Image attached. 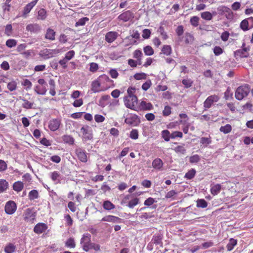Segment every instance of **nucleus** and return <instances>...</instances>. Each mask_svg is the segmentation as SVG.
<instances>
[{
  "label": "nucleus",
  "instance_id": "c85d7f7f",
  "mask_svg": "<svg viewBox=\"0 0 253 253\" xmlns=\"http://www.w3.org/2000/svg\"><path fill=\"white\" fill-rule=\"evenodd\" d=\"M46 11L43 8H41L38 12L37 19L38 20H44L46 18Z\"/></svg>",
  "mask_w": 253,
  "mask_h": 253
},
{
  "label": "nucleus",
  "instance_id": "9b49d317",
  "mask_svg": "<svg viewBox=\"0 0 253 253\" xmlns=\"http://www.w3.org/2000/svg\"><path fill=\"white\" fill-rule=\"evenodd\" d=\"M39 0H34L27 4L23 8L21 16L26 18L28 14L31 11L32 8L36 5Z\"/></svg>",
  "mask_w": 253,
  "mask_h": 253
},
{
  "label": "nucleus",
  "instance_id": "0eeeda50",
  "mask_svg": "<svg viewBox=\"0 0 253 253\" xmlns=\"http://www.w3.org/2000/svg\"><path fill=\"white\" fill-rule=\"evenodd\" d=\"M102 84V88H104L105 90L110 87L111 84L113 83V81L109 78V77L105 75H102L98 78Z\"/></svg>",
  "mask_w": 253,
  "mask_h": 253
},
{
  "label": "nucleus",
  "instance_id": "a211bd4d",
  "mask_svg": "<svg viewBox=\"0 0 253 253\" xmlns=\"http://www.w3.org/2000/svg\"><path fill=\"white\" fill-rule=\"evenodd\" d=\"M118 36V33L117 32H109L105 35V41L108 43H112L116 40Z\"/></svg>",
  "mask_w": 253,
  "mask_h": 253
},
{
  "label": "nucleus",
  "instance_id": "5fc2aeb1",
  "mask_svg": "<svg viewBox=\"0 0 253 253\" xmlns=\"http://www.w3.org/2000/svg\"><path fill=\"white\" fill-rule=\"evenodd\" d=\"M129 137L132 139H137L138 138V130L136 129H133L130 132Z\"/></svg>",
  "mask_w": 253,
  "mask_h": 253
},
{
  "label": "nucleus",
  "instance_id": "ddd939ff",
  "mask_svg": "<svg viewBox=\"0 0 253 253\" xmlns=\"http://www.w3.org/2000/svg\"><path fill=\"white\" fill-rule=\"evenodd\" d=\"M125 123L128 125L137 126L139 124L140 120L137 115H134L126 118Z\"/></svg>",
  "mask_w": 253,
  "mask_h": 253
},
{
  "label": "nucleus",
  "instance_id": "3c124183",
  "mask_svg": "<svg viewBox=\"0 0 253 253\" xmlns=\"http://www.w3.org/2000/svg\"><path fill=\"white\" fill-rule=\"evenodd\" d=\"M89 19L87 17H83L80 19L75 24L76 27L84 25L86 22L88 21Z\"/></svg>",
  "mask_w": 253,
  "mask_h": 253
},
{
  "label": "nucleus",
  "instance_id": "4468645a",
  "mask_svg": "<svg viewBox=\"0 0 253 253\" xmlns=\"http://www.w3.org/2000/svg\"><path fill=\"white\" fill-rule=\"evenodd\" d=\"M78 159L82 162L85 163L87 161L86 153L84 149L79 148L75 150Z\"/></svg>",
  "mask_w": 253,
  "mask_h": 253
},
{
  "label": "nucleus",
  "instance_id": "680f3d73",
  "mask_svg": "<svg viewBox=\"0 0 253 253\" xmlns=\"http://www.w3.org/2000/svg\"><path fill=\"white\" fill-rule=\"evenodd\" d=\"M152 85V83L150 80H147L142 85V88L144 91L147 90Z\"/></svg>",
  "mask_w": 253,
  "mask_h": 253
},
{
  "label": "nucleus",
  "instance_id": "c03bdc74",
  "mask_svg": "<svg viewBox=\"0 0 253 253\" xmlns=\"http://www.w3.org/2000/svg\"><path fill=\"white\" fill-rule=\"evenodd\" d=\"M17 44V42L14 39H8L5 42V45L9 48H12L15 46Z\"/></svg>",
  "mask_w": 253,
  "mask_h": 253
},
{
  "label": "nucleus",
  "instance_id": "37998d69",
  "mask_svg": "<svg viewBox=\"0 0 253 253\" xmlns=\"http://www.w3.org/2000/svg\"><path fill=\"white\" fill-rule=\"evenodd\" d=\"M201 17L206 20H210L212 19V14L209 11H205L201 13Z\"/></svg>",
  "mask_w": 253,
  "mask_h": 253
},
{
  "label": "nucleus",
  "instance_id": "7ed1b4c3",
  "mask_svg": "<svg viewBox=\"0 0 253 253\" xmlns=\"http://www.w3.org/2000/svg\"><path fill=\"white\" fill-rule=\"evenodd\" d=\"M60 52V50L59 49H51L46 48L41 50L40 52L39 55L43 59H47L56 56Z\"/></svg>",
  "mask_w": 253,
  "mask_h": 253
},
{
  "label": "nucleus",
  "instance_id": "338daca9",
  "mask_svg": "<svg viewBox=\"0 0 253 253\" xmlns=\"http://www.w3.org/2000/svg\"><path fill=\"white\" fill-rule=\"evenodd\" d=\"M175 151L176 153L184 154L186 153V149L183 146H178L175 148Z\"/></svg>",
  "mask_w": 253,
  "mask_h": 253
},
{
  "label": "nucleus",
  "instance_id": "052dcab7",
  "mask_svg": "<svg viewBox=\"0 0 253 253\" xmlns=\"http://www.w3.org/2000/svg\"><path fill=\"white\" fill-rule=\"evenodd\" d=\"M233 93L231 91L230 87H228L226 90L224 92V98L226 100H229L230 98H232Z\"/></svg>",
  "mask_w": 253,
  "mask_h": 253
},
{
  "label": "nucleus",
  "instance_id": "bf43d9fd",
  "mask_svg": "<svg viewBox=\"0 0 253 253\" xmlns=\"http://www.w3.org/2000/svg\"><path fill=\"white\" fill-rule=\"evenodd\" d=\"M8 187V183L3 179H0V190H6Z\"/></svg>",
  "mask_w": 253,
  "mask_h": 253
},
{
  "label": "nucleus",
  "instance_id": "6ab92c4d",
  "mask_svg": "<svg viewBox=\"0 0 253 253\" xmlns=\"http://www.w3.org/2000/svg\"><path fill=\"white\" fill-rule=\"evenodd\" d=\"M102 87V84H101V83H100L99 80L98 79V78L93 81L92 82V84H91V90L94 92V93H96V92H98L100 91H102V90H104V88H102V89H100V87Z\"/></svg>",
  "mask_w": 253,
  "mask_h": 253
},
{
  "label": "nucleus",
  "instance_id": "774afa93",
  "mask_svg": "<svg viewBox=\"0 0 253 253\" xmlns=\"http://www.w3.org/2000/svg\"><path fill=\"white\" fill-rule=\"evenodd\" d=\"M74 55L75 51L74 50H70L66 53L64 58L69 61L73 58Z\"/></svg>",
  "mask_w": 253,
  "mask_h": 253
},
{
  "label": "nucleus",
  "instance_id": "09e8293b",
  "mask_svg": "<svg viewBox=\"0 0 253 253\" xmlns=\"http://www.w3.org/2000/svg\"><path fill=\"white\" fill-rule=\"evenodd\" d=\"M196 174V170L194 169H191L189 170L185 175V177L191 179L193 178Z\"/></svg>",
  "mask_w": 253,
  "mask_h": 253
},
{
  "label": "nucleus",
  "instance_id": "cd10ccee",
  "mask_svg": "<svg viewBox=\"0 0 253 253\" xmlns=\"http://www.w3.org/2000/svg\"><path fill=\"white\" fill-rule=\"evenodd\" d=\"M218 12L221 14L228 13L231 16V10L225 6H220L217 8Z\"/></svg>",
  "mask_w": 253,
  "mask_h": 253
},
{
  "label": "nucleus",
  "instance_id": "9d476101",
  "mask_svg": "<svg viewBox=\"0 0 253 253\" xmlns=\"http://www.w3.org/2000/svg\"><path fill=\"white\" fill-rule=\"evenodd\" d=\"M124 200L125 202H126L127 200H129L127 206L129 208H134V207L137 205L139 202V199L132 194H129L126 196Z\"/></svg>",
  "mask_w": 253,
  "mask_h": 253
},
{
  "label": "nucleus",
  "instance_id": "4be33fe9",
  "mask_svg": "<svg viewBox=\"0 0 253 253\" xmlns=\"http://www.w3.org/2000/svg\"><path fill=\"white\" fill-rule=\"evenodd\" d=\"M163 235L161 233L155 234L152 238V242L155 245H160L162 244Z\"/></svg>",
  "mask_w": 253,
  "mask_h": 253
},
{
  "label": "nucleus",
  "instance_id": "69168bd1",
  "mask_svg": "<svg viewBox=\"0 0 253 253\" xmlns=\"http://www.w3.org/2000/svg\"><path fill=\"white\" fill-rule=\"evenodd\" d=\"M199 18L197 16H193L190 19V23L192 25L197 27L199 24Z\"/></svg>",
  "mask_w": 253,
  "mask_h": 253
},
{
  "label": "nucleus",
  "instance_id": "423d86ee",
  "mask_svg": "<svg viewBox=\"0 0 253 253\" xmlns=\"http://www.w3.org/2000/svg\"><path fill=\"white\" fill-rule=\"evenodd\" d=\"M91 242V235L89 233L83 234L81 239L80 244L82 245L83 250L85 252H88V246Z\"/></svg>",
  "mask_w": 253,
  "mask_h": 253
},
{
  "label": "nucleus",
  "instance_id": "8fccbe9b",
  "mask_svg": "<svg viewBox=\"0 0 253 253\" xmlns=\"http://www.w3.org/2000/svg\"><path fill=\"white\" fill-rule=\"evenodd\" d=\"M158 32L161 34L163 40H165L168 38V35L165 31L164 28L163 27L160 26L158 30Z\"/></svg>",
  "mask_w": 253,
  "mask_h": 253
},
{
  "label": "nucleus",
  "instance_id": "ea45409f",
  "mask_svg": "<svg viewBox=\"0 0 253 253\" xmlns=\"http://www.w3.org/2000/svg\"><path fill=\"white\" fill-rule=\"evenodd\" d=\"M249 26L248 22L246 19L242 21L240 25L241 29L244 31L248 30L249 29Z\"/></svg>",
  "mask_w": 253,
  "mask_h": 253
},
{
  "label": "nucleus",
  "instance_id": "de8ad7c7",
  "mask_svg": "<svg viewBox=\"0 0 253 253\" xmlns=\"http://www.w3.org/2000/svg\"><path fill=\"white\" fill-rule=\"evenodd\" d=\"M179 117L181 119H184V120H180L179 121V122L183 125H186L187 124V121L188 120V119H189L188 116L186 114L181 113L179 115Z\"/></svg>",
  "mask_w": 253,
  "mask_h": 253
},
{
  "label": "nucleus",
  "instance_id": "aec40b11",
  "mask_svg": "<svg viewBox=\"0 0 253 253\" xmlns=\"http://www.w3.org/2000/svg\"><path fill=\"white\" fill-rule=\"evenodd\" d=\"M153 108V105L151 103L147 102L145 101H142L139 105L137 107V111L138 110H150Z\"/></svg>",
  "mask_w": 253,
  "mask_h": 253
},
{
  "label": "nucleus",
  "instance_id": "864d4df0",
  "mask_svg": "<svg viewBox=\"0 0 253 253\" xmlns=\"http://www.w3.org/2000/svg\"><path fill=\"white\" fill-rule=\"evenodd\" d=\"M22 85L26 87L25 89L26 90H29L31 88L32 84L29 80L25 79L22 83Z\"/></svg>",
  "mask_w": 253,
  "mask_h": 253
},
{
  "label": "nucleus",
  "instance_id": "c756f323",
  "mask_svg": "<svg viewBox=\"0 0 253 253\" xmlns=\"http://www.w3.org/2000/svg\"><path fill=\"white\" fill-rule=\"evenodd\" d=\"M16 250V246L12 243H9L4 248L5 253H13Z\"/></svg>",
  "mask_w": 253,
  "mask_h": 253
},
{
  "label": "nucleus",
  "instance_id": "dca6fc26",
  "mask_svg": "<svg viewBox=\"0 0 253 253\" xmlns=\"http://www.w3.org/2000/svg\"><path fill=\"white\" fill-rule=\"evenodd\" d=\"M26 30L32 33L37 34L41 31V27L37 23L29 24L26 26Z\"/></svg>",
  "mask_w": 253,
  "mask_h": 253
},
{
  "label": "nucleus",
  "instance_id": "5701e85b",
  "mask_svg": "<svg viewBox=\"0 0 253 253\" xmlns=\"http://www.w3.org/2000/svg\"><path fill=\"white\" fill-rule=\"evenodd\" d=\"M163 165L162 160L160 158H156L152 162L153 168L158 170L162 169Z\"/></svg>",
  "mask_w": 253,
  "mask_h": 253
},
{
  "label": "nucleus",
  "instance_id": "603ef678",
  "mask_svg": "<svg viewBox=\"0 0 253 253\" xmlns=\"http://www.w3.org/2000/svg\"><path fill=\"white\" fill-rule=\"evenodd\" d=\"M23 188V183L21 181H18L15 182L13 185V190H22Z\"/></svg>",
  "mask_w": 253,
  "mask_h": 253
},
{
  "label": "nucleus",
  "instance_id": "13d9d810",
  "mask_svg": "<svg viewBox=\"0 0 253 253\" xmlns=\"http://www.w3.org/2000/svg\"><path fill=\"white\" fill-rule=\"evenodd\" d=\"M236 57H239L240 58H245L248 56V54H246L244 50L242 49L238 50L235 52Z\"/></svg>",
  "mask_w": 253,
  "mask_h": 253
},
{
  "label": "nucleus",
  "instance_id": "4c0bfd02",
  "mask_svg": "<svg viewBox=\"0 0 253 253\" xmlns=\"http://www.w3.org/2000/svg\"><path fill=\"white\" fill-rule=\"evenodd\" d=\"M196 206L198 208H205L208 206L207 202L204 199H198L196 201Z\"/></svg>",
  "mask_w": 253,
  "mask_h": 253
},
{
  "label": "nucleus",
  "instance_id": "7c9ffc66",
  "mask_svg": "<svg viewBox=\"0 0 253 253\" xmlns=\"http://www.w3.org/2000/svg\"><path fill=\"white\" fill-rule=\"evenodd\" d=\"M237 241L233 238H231L229 240V242L226 246V248L228 251H231L234 247L237 245Z\"/></svg>",
  "mask_w": 253,
  "mask_h": 253
},
{
  "label": "nucleus",
  "instance_id": "1a4fd4ad",
  "mask_svg": "<svg viewBox=\"0 0 253 253\" xmlns=\"http://www.w3.org/2000/svg\"><path fill=\"white\" fill-rule=\"evenodd\" d=\"M17 210V205L13 201H9L5 204L4 211L7 214H13Z\"/></svg>",
  "mask_w": 253,
  "mask_h": 253
},
{
  "label": "nucleus",
  "instance_id": "a18cd8bd",
  "mask_svg": "<svg viewBox=\"0 0 253 253\" xmlns=\"http://www.w3.org/2000/svg\"><path fill=\"white\" fill-rule=\"evenodd\" d=\"M7 88L11 91L15 90L17 88V83L15 81H12L8 83Z\"/></svg>",
  "mask_w": 253,
  "mask_h": 253
},
{
  "label": "nucleus",
  "instance_id": "0e129e2a",
  "mask_svg": "<svg viewBox=\"0 0 253 253\" xmlns=\"http://www.w3.org/2000/svg\"><path fill=\"white\" fill-rule=\"evenodd\" d=\"M134 78L137 80L145 79L146 78V74L144 73H136L134 75Z\"/></svg>",
  "mask_w": 253,
  "mask_h": 253
},
{
  "label": "nucleus",
  "instance_id": "2eb2a0df",
  "mask_svg": "<svg viewBox=\"0 0 253 253\" xmlns=\"http://www.w3.org/2000/svg\"><path fill=\"white\" fill-rule=\"evenodd\" d=\"M133 17V13L129 10H127L120 14L118 18L123 22H127L131 20Z\"/></svg>",
  "mask_w": 253,
  "mask_h": 253
},
{
  "label": "nucleus",
  "instance_id": "6e6552de",
  "mask_svg": "<svg viewBox=\"0 0 253 253\" xmlns=\"http://www.w3.org/2000/svg\"><path fill=\"white\" fill-rule=\"evenodd\" d=\"M219 97L216 95H212L209 96L204 102V110L209 109L214 102H217Z\"/></svg>",
  "mask_w": 253,
  "mask_h": 253
},
{
  "label": "nucleus",
  "instance_id": "49530a36",
  "mask_svg": "<svg viewBox=\"0 0 253 253\" xmlns=\"http://www.w3.org/2000/svg\"><path fill=\"white\" fill-rule=\"evenodd\" d=\"M88 251L91 249H93L95 251H99L100 250V246L99 244L92 243L91 242L88 246Z\"/></svg>",
  "mask_w": 253,
  "mask_h": 253
},
{
  "label": "nucleus",
  "instance_id": "79ce46f5",
  "mask_svg": "<svg viewBox=\"0 0 253 253\" xmlns=\"http://www.w3.org/2000/svg\"><path fill=\"white\" fill-rule=\"evenodd\" d=\"M64 217L66 221V225L69 227L72 226L73 224V220L71 216L69 214H65Z\"/></svg>",
  "mask_w": 253,
  "mask_h": 253
},
{
  "label": "nucleus",
  "instance_id": "58836bf2",
  "mask_svg": "<svg viewBox=\"0 0 253 253\" xmlns=\"http://www.w3.org/2000/svg\"><path fill=\"white\" fill-rule=\"evenodd\" d=\"M63 140L64 142L72 145L74 143V139L71 135H65L63 137Z\"/></svg>",
  "mask_w": 253,
  "mask_h": 253
},
{
  "label": "nucleus",
  "instance_id": "f8f14e48",
  "mask_svg": "<svg viewBox=\"0 0 253 253\" xmlns=\"http://www.w3.org/2000/svg\"><path fill=\"white\" fill-rule=\"evenodd\" d=\"M48 228L46 224L42 222L37 223L34 228V232L37 234H41L44 232Z\"/></svg>",
  "mask_w": 253,
  "mask_h": 253
},
{
  "label": "nucleus",
  "instance_id": "4d7b16f0",
  "mask_svg": "<svg viewBox=\"0 0 253 253\" xmlns=\"http://www.w3.org/2000/svg\"><path fill=\"white\" fill-rule=\"evenodd\" d=\"M211 140L210 137H203L200 139V143L206 146L211 144Z\"/></svg>",
  "mask_w": 253,
  "mask_h": 253
},
{
  "label": "nucleus",
  "instance_id": "f257e3e1",
  "mask_svg": "<svg viewBox=\"0 0 253 253\" xmlns=\"http://www.w3.org/2000/svg\"><path fill=\"white\" fill-rule=\"evenodd\" d=\"M250 92L249 85L245 84L239 86L236 90L235 97L238 100H242L248 95Z\"/></svg>",
  "mask_w": 253,
  "mask_h": 253
},
{
  "label": "nucleus",
  "instance_id": "a19ab883",
  "mask_svg": "<svg viewBox=\"0 0 253 253\" xmlns=\"http://www.w3.org/2000/svg\"><path fill=\"white\" fill-rule=\"evenodd\" d=\"M145 54L147 56H151L154 54V50L151 46L147 45L143 48Z\"/></svg>",
  "mask_w": 253,
  "mask_h": 253
},
{
  "label": "nucleus",
  "instance_id": "b1692460",
  "mask_svg": "<svg viewBox=\"0 0 253 253\" xmlns=\"http://www.w3.org/2000/svg\"><path fill=\"white\" fill-rule=\"evenodd\" d=\"M55 32L52 29L48 28L46 31L45 39L50 41H54L55 39Z\"/></svg>",
  "mask_w": 253,
  "mask_h": 253
},
{
  "label": "nucleus",
  "instance_id": "f3484780",
  "mask_svg": "<svg viewBox=\"0 0 253 253\" xmlns=\"http://www.w3.org/2000/svg\"><path fill=\"white\" fill-rule=\"evenodd\" d=\"M60 124L61 122L59 119H52L49 121L48 127L51 131H54L59 128Z\"/></svg>",
  "mask_w": 253,
  "mask_h": 253
},
{
  "label": "nucleus",
  "instance_id": "f03ea898",
  "mask_svg": "<svg viewBox=\"0 0 253 253\" xmlns=\"http://www.w3.org/2000/svg\"><path fill=\"white\" fill-rule=\"evenodd\" d=\"M36 212L34 208H28L25 210L23 218L25 222L33 224L36 220Z\"/></svg>",
  "mask_w": 253,
  "mask_h": 253
},
{
  "label": "nucleus",
  "instance_id": "20e7f679",
  "mask_svg": "<svg viewBox=\"0 0 253 253\" xmlns=\"http://www.w3.org/2000/svg\"><path fill=\"white\" fill-rule=\"evenodd\" d=\"M81 131L83 134V140L84 141H87L90 140L93 138V134L92 130L88 126H84L81 129Z\"/></svg>",
  "mask_w": 253,
  "mask_h": 253
},
{
  "label": "nucleus",
  "instance_id": "e433bc0d",
  "mask_svg": "<svg viewBox=\"0 0 253 253\" xmlns=\"http://www.w3.org/2000/svg\"><path fill=\"white\" fill-rule=\"evenodd\" d=\"M12 0H5L4 2L2 5V8L3 11L5 12L9 11L10 10V2Z\"/></svg>",
  "mask_w": 253,
  "mask_h": 253
},
{
  "label": "nucleus",
  "instance_id": "bb28decb",
  "mask_svg": "<svg viewBox=\"0 0 253 253\" xmlns=\"http://www.w3.org/2000/svg\"><path fill=\"white\" fill-rule=\"evenodd\" d=\"M21 100L24 102L22 105L23 108L26 109H30L34 108L35 103L34 102H30L25 98H21Z\"/></svg>",
  "mask_w": 253,
  "mask_h": 253
},
{
  "label": "nucleus",
  "instance_id": "e2e57ef3",
  "mask_svg": "<svg viewBox=\"0 0 253 253\" xmlns=\"http://www.w3.org/2000/svg\"><path fill=\"white\" fill-rule=\"evenodd\" d=\"M200 156L197 154L191 156L189 158V161L191 163H197L200 161Z\"/></svg>",
  "mask_w": 253,
  "mask_h": 253
},
{
  "label": "nucleus",
  "instance_id": "a878e982",
  "mask_svg": "<svg viewBox=\"0 0 253 253\" xmlns=\"http://www.w3.org/2000/svg\"><path fill=\"white\" fill-rule=\"evenodd\" d=\"M34 90L38 94L44 95L46 92L47 89L45 86L36 85L35 87Z\"/></svg>",
  "mask_w": 253,
  "mask_h": 253
},
{
  "label": "nucleus",
  "instance_id": "412c9836",
  "mask_svg": "<svg viewBox=\"0 0 253 253\" xmlns=\"http://www.w3.org/2000/svg\"><path fill=\"white\" fill-rule=\"evenodd\" d=\"M121 218H120L118 217L109 215L104 216L101 219L102 221H107L109 222H112V223H118L120 222Z\"/></svg>",
  "mask_w": 253,
  "mask_h": 253
},
{
  "label": "nucleus",
  "instance_id": "473e14b6",
  "mask_svg": "<svg viewBox=\"0 0 253 253\" xmlns=\"http://www.w3.org/2000/svg\"><path fill=\"white\" fill-rule=\"evenodd\" d=\"M103 208L107 211H110L115 208V206L109 201H105L103 204Z\"/></svg>",
  "mask_w": 253,
  "mask_h": 253
},
{
  "label": "nucleus",
  "instance_id": "6e6d98bb",
  "mask_svg": "<svg viewBox=\"0 0 253 253\" xmlns=\"http://www.w3.org/2000/svg\"><path fill=\"white\" fill-rule=\"evenodd\" d=\"M171 108L169 106H166L163 111V115L165 117L169 116L171 113Z\"/></svg>",
  "mask_w": 253,
  "mask_h": 253
},
{
  "label": "nucleus",
  "instance_id": "72a5a7b5",
  "mask_svg": "<svg viewBox=\"0 0 253 253\" xmlns=\"http://www.w3.org/2000/svg\"><path fill=\"white\" fill-rule=\"evenodd\" d=\"M163 53L167 56L170 55L172 52V49L169 45H164L162 49Z\"/></svg>",
  "mask_w": 253,
  "mask_h": 253
},
{
  "label": "nucleus",
  "instance_id": "39448f33",
  "mask_svg": "<svg viewBox=\"0 0 253 253\" xmlns=\"http://www.w3.org/2000/svg\"><path fill=\"white\" fill-rule=\"evenodd\" d=\"M124 100L125 106L130 109L137 110L135 107V104L137 102V97L136 96H132L131 97H124Z\"/></svg>",
  "mask_w": 253,
  "mask_h": 253
},
{
  "label": "nucleus",
  "instance_id": "2f4dec72",
  "mask_svg": "<svg viewBox=\"0 0 253 253\" xmlns=\"http://www.w3.org/2000/svg\"><path fill=\"white\" fill-rule=\"evenodd\" d=\"M65 246L68 248H74L76 247V243L73 237H70L65 242Z\"/></svg>",
  "mask_w": 253,
  "mask_h": 253
},
{
  "label": "nucleus",
  "instance_id": "c9c22d12",
  "mask_svg": "<svg viewBox=\"0 0 253 253\" xmlns=\"http://www.w3.org/2000/svg\"><path fill=\"white\" fill-rule=\"evenodd\" d=\"M162 137L166 141H169L171 138V134L168 130H163L162 132Z\"/></svg>",
  "mask_w": 253,
  "mask_h": 253
},
{
  "label": "nucleus",
  "instance_id": "f704fd0d",
  "mask_svg": "<svg viewBox=\"0 0 253 253\" xmlns=\"http://www.w3.org/2000/svg\"><path fill=\"white\" fill-rule=\"evenodd\" d=\"M232 130V126L229 124H227L224 126H221L219 130L224 133V134H227L229 133Z\"/></svg>",
  "mask_w": 253,
  "mask_h": 253
},
{
  "label": "nucleus",
  "instance_id": "393cba45",
  "mask_svg": "<svg viewBox=\"0 0 253 253\" xmlns=\"http://www.w3.org/2000/svg\"><path fill=\"white\" fill-rule=\"evenodd\" d=\"M50 176L52 181L56 183L59 182L60 181L61 175L59 172L57 171H54L52 172H51L50 173Z\"/></svg>",
  "mask_w": 253,
  "mask_h": 253
}]
</instances>
